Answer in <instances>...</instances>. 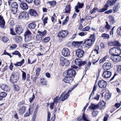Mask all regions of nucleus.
I'll return each instance as SVG.
<instances>
[{
  "label": "nucleus",
  "mask_w": 121,
  "mask_h": 121,
  "mask_svg": "<svg viewBox=\"0 0 121 121\" xmlns=\"http://www.w3.org/2000/svg\"><path fill=\"white\" fill-rule=\"evenodd\" d=\"M108 18L111 24L112 25L115 22V19L114 17L112 16H110Z\"/></svg>",
  "instance_id": "nucleus-30"
},
{
  "label": "nucleus",
  "mask_w": 121,
  "mask_h": 121,
  "mask_svg": "<svg viewBox=\"0 0 121 121\" xmlns=\"http://www.w3.org/2000/svg\"><path fill=\"white\" fill-rule=\"evenodd\" d=\"M89 108L93 110H95L98 108V104H92Z\"/></svg>",
  "instance_id": "nucleus-27"
},
{
  "label": "nucleus",
  "mask_w": 121,
  "mask_h": 121,
  "mask_svg": "<svg viewBox=\"0 0 121 121\" xmlns=\"http://www.w3.org/2000/svg\"><path fill=\"white\" fill-rule=\"evenodd\" d=\"M19 73L17 72H13L10 77V81L11 83H14L16 82L19 79Z\"/></svg>",
  "instance_id": "nucleus-1"
},
{
  "label": "nucleus",
  "mask_w": 121,
  "mask_h": 121,
  "mask_svg": "<svg viewBox=\"0 0 121 121\" xmlns=\"http://www.w3.org/2000/svg\"><path fill=\"white\" fill-rule=\"evenodd\" d=\"M109 52L110 54L112 55H115V48H111L109 51Z\"/></svg>",
  "instance_id": "nucleus-36"
},
{
  "label": "nucleus",
  "mask_w": 121,
  "mask_h": 121,
  "mask_svg": "<svg viewBox=\"0 0 121 121\" xmlns=\"http://www.w3.org/2000/svg\"><path fill=\"white\" fill-rule=\"evenodd\" d=\"M28 14L27 13L23 12L21 13L19 15V18L21 19H24L28 18Z\"/></svg>",
  "instance_id": "nucleus-9"
},
{
  "label": "nucleus",
  "mask_w": 121,
  "mask_h": 121,
  "mask_svg": "<svg viewBox=\"0 0 121 121\" xmlns=\"http://www.w3.org/2000/svg\"><path fill=\"white\" fill-rule=\"evenodd\" d=\"M86 32H85V33H84L83 32H81L79 33L78 35L81 36H84L86 34H87Z\"/></svg>",
  "instance_id": "nucleus-63"
},
{
  "label": "nucleus",
  "mask_w": 121,
  "mask_h": 121,
  "mask_svg": "<svg viewBox=\"0 0 121 121\" xmlns=\"http://www.w3.org/2000/svg\"><path fill=\"white\" fill-rule=\"evenodd\" d=\"M109 7V5L108 4H106L102 8L98 9L97 10V11L98 12H104L108 10Z\"/></svg>",
  "instance_id": "nucleus-19"
},
{
  "label": "nucleus",
  "mask_w": 121,
  "mask_h": 121,
  "mask_svg": "<svg viewBox=\"0 0 121 121\" xmlns=\"http://www.w3.org/2000/svg\"><path fill=\"white\" fill-rule=\"evenodd\" d=\"M73 80V79L72 78L68 77H65L64 79V81L65 82L68 83L71 82Z\"/></svg>",
  "instance_id": "nucleus-25"
},
{
  "label": "nucleus",
  "mask_w": 121,
  "mask_h": 121,
  "mask_svg": "<svg viewBox=\"0 0 121 121\" xmlns=\"http://www.w3.org/2000/svg\"><path fill=\"white\" fill-rule=\"evenodd\" d=\"M84 54V52L83 50L81 49H78L76 51V55L79 58L82 57Z\"/></svg>",
  "instance_id": "nucleus-10"
},
{
  "label": "nucleus",
  "mask_w": 121,
  "mask_h": 121,
  "mask_svg": "<svg viewBox=\"0 0 121 121\" xmlns=\"http://www.w3.org/2000/svg\"><path fill=\"white\" fill-rule=\"evenodd\" d=\"M111 46H115L118 47L121 46V44L117 41H112L110 43Z\"/></svg>",
  "instance_id": "nucleus-22"
},
{
  "label": "nucleus",
  "mask_w": 121,
  "mask_h": 121,
  "mask_svg": "<svg viewBox=\"0 0 121 121\" xmlns=\"http://www.w3.org/2000/svg\"><path fill=\"white\" fill-rule=\"evenodd\" d=\"M111 59L114 62H119L121 60V57L119 56L112 55L111 56Z\"/></svg>",
  "instance_id": "nucleus-12"
},
{
  "label": "nucleus",
  "mask_w": 121,
  "mask_h": 121,
  "mask_svg": "<svg viewBox=\"0 0 121 121\" xmlns=\"http://www.w3.org/2000/svg\"><path fill=\"white\" fill-rule=\"evenodd\" d=\"M26 108L24 106L20 107L18 111V112L20 115L23 114L25 112Z\"/></svg>",
  "instance_id": "nucleus-17"
},
{
  "label": "nucleus",
  "mask_w": 121,
  "mask_h": 121,
  "mask_svg": "<svg viewBox=\"0 0 121 121\" xmlns=\"http://www.w3.org/2000/svg\"><path fill=\"white\" fill-rule=\"evenodd\" d=\"M5 24V22L4 19H3V17L0 16V27L3 28Z\"/></svg>",
  "instance_id": "nucleus-23"
},
{
  "label": "nucleus",
  "mask_w": 121,
  "mask_h": 121,
  "mask_svg": "<svg viewBox=\"0 0 121 121\" xmlns=\"http://www.w3.org/2000/svg\"><path fill=\"white\" fill-rule=\"evenodd\" d=\"M66 59H65L64 57H61L60 58V60L61 61V63L60 64L61 65H63L64 64V62Z\"/></svg>",
  "instance_id": "nucleus-39"
},
{
  "label": "nucleus",
  "mask_w": 121,
  "mask_h": 121,
  "mask_svg": "<svg viewBox=\"0 0 121 121\" xmlns=\"http://www.w3.org/2000/svg\"><path fill=\"white\" fill-rule=\"evenodd\" d=\"M56 2L55 1H53L47 2V4H49L52 6H54L56 4Z\"/></svg>",
  "instance_id": "nucleus-33"
},
{
  "label": "nucleus",
  "mask_w": 121,
  "mask_h": 121,
  "mask_svg": "<svg viewBox=\"0 0 121 121\" xmlns=\"http://www.w3.org/2000/svg\"><path fill=\"white\" fill-rule=\"evenodd\" d=\"M98 104V108L100 109L103 108L106 105V103L103 101L99 102Z\"/></svg>",
  "instance_id": "nucleus-24"
},
{
  "label": "nucleus",
  "mask_w": 121,
  "mask_h": 121,
  "mask_svg": "<svg viewBox=\"0 0 121 121\" xmlns=\"http://www.w3.org/2000/svg\"><path fill=\"white\" fill-rule=\"evenodd\" d=\"M90 38L92 39V41L94 42L95 40V34H93V35H90Z\"/></svg>",
  "instance_id": "nucleus-57"
},
{
  "label": "nucleus",
  "mask_w": 121,
  "mask_h": 121,
  "mask_svg": "<svg viewBox=\"0 0 121 121\" xmlns=\"http://www.w3.org/2000/svg\"><path fill=\"white\" fill-rule=\"evenodd\" d=\"M62 53L64 56H68L70 55V51L67 48H64L62 50Z\"/></svg>",
  "instance_id": "nucleus-7"
},
{
  "label": "nucleus",
  "mask_w": 121,
  "mask_h": 121,
  "mask_svg": "<svg viewBox=\"0 0 121 121\" xmlns=\"http://www.w3.org/2000/svg\"><path fill=\"white\" fill-rule=\"evenodd\" d=\"M28 13L29 14L32 16H36L37 15L36 11L35 10L32 9H30Z\"/></svg>",
  "instance_id": "nucleus-21"
},
{
  "label": "nucleus",
  "mask_w": 121,
  "mask_h": 121,
  "mask_svg": "<svg viewBox=\"0 0 121 121\" xmlns=\"http://www.w3.org/2000/svg\"><path fill=\"white\" fill-rule=\"evenodd\" d=\"M93 41L91 39H88L85 41L83 43L84 44L86 47L91 46Z\"/></svg>",
  "instance_id": "nucleus-18"
},
{
  "label": "nucleus",
  "mask_w": 121,
  "mask_h": 121,
  "mask_svg": "<svg viewBox=\"0 0 121 121\" xmlns=\"http://www.w3.org/2000/svg\"><path fill=\"white\" fill-rule=\"evenodd\" d=\"M112 64L110 62L106 63L103 65V69L104 70H107L110 69L112 67Z\"/></svg>",
  "instance_id": "nucleus-13"
},
{
  "label": "nucleus",
  "mask_w": 121,
  "mask_h": 121,
  "mask_svg": "<svg viewBox=\"0 0 121 121\" xmlns=\"http://www.w3.org/2000/svg\"><path fill=\"white\" fill-rule=\"evenodd\" d=\"M70 5L69 4L66 5L65 9V13L69 14L70 12Z\"/></svg>",
  "instance_id": "nucleus-31"
},
{
  "label": "nucleus",
  "mask_w": 121,
  "mask_h": 121,
  "mask_svg": "<svg viewBox=\"0 0 121 121\" xmlns=\"http://www.w3.org/2000/svg\"><path fill=\"white\" fill-rule=\"evenodd\" d=\"M40 83L41 84L43 85H46V81L44 78L41 79L40 80Z\"/></svg>",
  "instance_id": "nucleus-41"
},
{
  "label": "nucleus",
  "mask_w": 121,
  "mask_h": 121,
  "mask_svg": "<svg viewBox=\"0 0 121 121\" xmlns=\"http://www.w3.org/2000/svg\"><path fill=\"white\" fill-rule=\"evenodd\" d=\"M81 117L84 121H90L88 116L84 113L83 114Z\"/></svg>",
  "instance_id": "nucleus-28"
},
{
  "label": "nucleus",
  "mask_w": 121,
  "mask_h": 121,
  "mask_svg": "<svg viewBox=\"0 0 121 121\" xmlns=\"http://www.w3.org/2000/svg\"><path fill=\"white\" fill-rule=\"evenodd\" d=\"M46 30H44V31L43 32H41L40 31L38 32L39 33V34L43 36H43L45 35L46 33Z\"/></svg>",
  "instance_id": "nucleus-49"
},
{
  "label": "nucleus",
  "mask_w": 121,
  "mask_h": 121,
  "mask_svg": "<svg viewBox=\"0 0 121 121\" xmlns=\"http://www.w3.org/2000/svg\"><path fill=\"white\" fill-rule=\"evenodd\" d=\"M34 3L35 5H39L40 4V0H34Z\"/></svg>",
  "instance_id": "nucleus-47"
},
{
  "label": "nucleus",
  "mask_w": 121,
  "mask_h": 121,
  "mask_svg": "<svg viewBox=\"0 0 121 121\" xmlns=\"http://www.w3.org/2000/svg\"><path fill=\"white\" fill-rule=\"evenodd\" d=\"M69 19L68 17H66L65 19V20L63 21L62 22V24L63 25H65L67 23Z\"/></svg>",
  "instance_id": "nucleus-51"
},
{
  "label": "nucleus",
  "mask_w": 121,
  "mask_h": 121,
  "mask_svg": "<svg viewBox=\"0 0 121 121\" xmlns=\"http://www.w3.org/2000/svg\"><path fill=\"white\" fill-rule=\"evenodd\" d=\"M111 97V95L110 94L108 93H106L105 96V98L107 99H109Z\"/></svg>",
  "instance_id": "nucleus-55"
},
{
  "label": "nucleus",
  "mask_w": 121,
  "mask_h": 121,
  "mask_svg": "<svg viewBox=\"0 0 121 121\" xmlns=\"http://www.w3.org/2000/svg\"><path fill=\"white\" fill-rule=\"evenodd\" d=\"M24 62V59H22L20 62H18L17 63L14 64V65L16 66H20L22 65Z\"/></svg>",
  "instance_id": "nucleus-35"
},
{
  "label": "nucleus",
  "mask_w": 121,
  "mask_h": 121,
  "mask_svg": "<svg viewBox=\"0 0 121 121\" xmlns=\"http://www.w3.org/2000/svg\"><path fill=\"white\" fill-rule=\"evenodd\" d=\"M22 76L23 79L24 80H25L26 79V73L24 71H22Z\"/></svg>",
  "instance_id": "nucleus-52"
},
{
  "label": "nucleus",
  "mask_w": 121,
  "mask_h": 121,
  "mask_svg": "<svg viewBox=\"0 0 121 121\" xmlns=\"http://www.w3.org/2000/svg\"><path fill=\"white\" fill-rule=\"evenodd\" d=\"M68 32L66 30H62L58 33V35L60 37L64 38L68 34Z\"/></svg>",
  "instance_id": "nucleus-11"
},
{
  "label": "nucleus",
  "mask_w": 121,
  "mask_h": 121,
  "mask_svg": "<svg viewBox=\"0 0 121 121\" xmlns=\"http://www.w3.org/2000/svg\"><path fill=\"white\" fill-rule=\"evenodd\" d=\"M33 108L32 106L31 105L29 107V112L32 113L33 110Z\"/></svg>",
  "instance_id": "nucleus-61"
},
{
  "label": "nucleus",
  "mask_w": 121,
  "mask_h": 121,
  "mask_svg": "<svg viewBox=\"0 0 121 121\" xmlns=\"http://www.w3.org/2000/svg\"><path fill=\"white\" fill-rule=\"evenodd\" d=\"M108 58V56H106L104 57H103V58H102L100 60V61H102L103 62H104L105 61V60H106Z\"/></svg>",
  "instance_id": "nucleus-59"
},
{
  "label": "nucleus",
  "mask_w": 121,
  "mask_h": 121,
  "mask_svg": "<svg viewBox=\"0 0 121 121\" xmlns=\"http://www.w3.org/2000/svg\"><path fill=\"white\" fill-rule=\"evenodd\" d=\"M115 55L119 56L121 53V49L119 48H115Z\"/></svg>",
  "instance_id": "nucleus-29"
},
{
  "label": "nucleus",
  "mask_w": 121,
  "mask_h": 121,
  "mask_svg": "<svg viewBox=\"0 0 121 121\" xmlns=\"http://www.w3.org/2000/svg\"><path fill=\"white\" fill-rule=\"evenodd\" d=\"M7 95V93L5 92H2L0 94V95L2 97V99L3 97H6Z\"/></svg>",
  "instance_id": "nucleus-53"
},
{
  "label": "nucleus",
  "mask_w": 121,
  "mask_h": 121,
  "mask_svg": "<svg viewBox=\"0 0 121 121\" xmlns=\"http://www.w3.org/2000/svg\"><path fill=\"white\" fill-rule=\"evenodd\" d=\"M0 87L2 89L5 91H9L10 90V87L8 86L5 84H1Z\"/></svg>",
  "instance_id": "nucleus-15"
},
{
  "label": "nucleus",
  "mask_w": 121,
  "mask_h": 121,
  "mask_svg": "<svg viewBox=\"0 0 121 121\" xmlns=\"http://www.w3.org/2000/svg\"><path fill=\"white\" fill-rule=\"evenodd\" d=\"M2 39L3 41L5 43L7 42L9 40L8 38L6 36H3Z\"/></svg>",
  "instance_id": "nucleus-46"
},
{
  "label": "nucleus",
  "mask_w": 121,
  "mask_h": 121,
  "mask_svg": "<svg viewBox=\"0 0 121 121\" xmlns=\"http://www.w3.org/2000/svg\"><path fill=\"white\" fill-rule=\"evenodd\" d=\"M84 5L83 3L81 4L79 2H78L77 3V5L76 6V7L77 9H79L82 8Z\"/></svg>",
  "instance_id": "nucleus-37"
},
{
  "label": "nucleus",
  "mask_w": 121,
  "mask_h": 121,
  "mask_svg": "<svg viewBox=\"0 0 121 121\" xmlns=\"http://www.w3.org/2000/svg\"><path fill=\"white\" fill-rule=\"evenodd\" d=\"M43 38V36L41 35L40 34L37 35L36 37V39L37 40L39 41H40Z\"/></svg>",
  "instance_id": "nucleus-45"
},
{
  "label": "nucleus",
  "mask_w": 121,
  "mask_h": 121,
  "mask_svg": "<svg viewBox=\"0 0 121 121\" xmlns=\"http://www.w3.org/2000/svg\"><path fill=\"white\" fill-rule=\"evenodd\" d=\"M98 85L99 87L101 88L105 87L107 85L106 82L103 80L99 81L98 82Z\"/></svg>",
  "instance_id": "nucleus-6"
},
{
  "label": "nucleus",
  "mask_w": 121,
  "mask_h": 121,
  "mask_svg": "<svg viewBox=\"0 0 121 121\" xmlns=\"http://www.w3.org/2000/svg\"><path fill=\"white\" fill-rule=\"evenodd\" d=\"M75 64L78 65L79 66H81L85 64L86 62L85 61H82L80 59H76L74 61Z\"/></svg>",
  "instance_id": "nucleus-8"
},
{
  "label": "nucleus",
  "mask_w": 121,
  "mask_h": 121,
  "mask_svg": "<svg viewBox=\"0 0 121 121\" xmlns=\"http://www.w3.org/2000/svg\"><path fill=\"white\" fill-rule=\"evenodd\" d=\"M18 6L16 2H13L12 3L10 6V8L12 13L14 14L16 13Z\"/></svg>",
  "instance_id": "nucleus-3"
},
{
  "label": "nucleus",
  "mask_w": 121,
  "mask_h": 121,
  "mask_svg": "<svg viewBox=\"0 0 121 121\" xmlns=\"http://www.w3.org/2000/svg\"><path fill=\"white\" fill-rule=\"evenodd\" d=\"M14 39L16 42L18 43L21 41L22 38L21 37L17 36L14 37Z\"/></svg>",
  "instance_id": "nucleus-32"
},
{
  "label": "nucleus",
  "mask_w": 121,
  "mask_h": 121,
  "mask_svg": "<svg viewBox=\"0 0 121 121\" xmlns=\"http://www.w3.org/2000/svg\"><path fill=\"white\" fill-rule=\"evenodd\" d=\"M98 9L97 8V7H94L92 10L90 11V13L91 14L94 13L96 12Z\"/></svg>",
  "instance_id": "nucleus-48"
},
{
  "label": "nucleus",
  "mask_w": 121,
  "mask_h": 121,
  "mask_svg": "<svg viewBox=\"0 0 121 121\" xmlns=\"http://www.w3.org/2000/svg\"><path fill=\"white\" fill-rule=\"evenodd\" d=\"M36 25L35 23H30L28 25V27L30 28L34 29L36 27Z\"/></svg>",
  "instance_id": "nucleus-34"
},
{
  "label": "nucleus",
  "mask_w": 121,
  "mask_h": 121,
  "mask_svg": "<svg viewBox=\"0 0 121 121\" xmlns=\"http://www.w3.org/2000/svg\"><path fill=\"white\" fill-rule=\"evenodd\" d=\"M24 35L25 37V41L28 42L32 39V35L31 32L29 30H27L25 32Z\"/></svg>",
  "instance_id": "nucleus-2"
},
{
  "label": "nucleus",
  "mask_w": 121,
  "mask_h": 121,
  "mask_svg": "<svg viewBox=\"0 0 121 121\" xmlns=\"http://www.w3.org/2000/svg\"><path fill=\"white\" fill-rule=\"evenodd\" d=\"M102 37L104 39H109V35L108 34H103L102 35Z\"/></svg>",
  "instance_id": "nucleus-40"
},
{
  "label": "nucleus",
  "mask_w": 121,
  "mask_h": 121,
  "mask_svg": "<svg viewBox=\"0 0 121 121\" xmlns=\"http://www.w3.org/2000/svg\"><path fill=\"white\" fill-rule=\"evenodd\" d=\"M14 90L15 91H18L20 89V88L19 86L17 85H14Z\"/></svg>",
  "instance_id": "nucleus-43"
},
{
  "label": "nucleus",
  "mask_w": 121,
  "mask_h": 121,
  "mask_svg": "<svg viewBox=\"0 0 121 121\" xmlns=\"http://www.w3.org/2000/svg\"><path fill=\"white\" fill-rule=\"evenodd\" d=\"M83 42L82 41L81 42H77L75 41L74 42V43L75 45H79L83 43Z\"/></svg>",
  "instance_id": "nucleus-60"
},
{
  "label": "nucleus",
  "mask_w": 121,
  "mask_h": 121,
  "mask_svg": "<svg viewBox=\"0 0 121 121\" xmlns=\"http://www.w3.org/2000/svg\"><path fill=\"white\" fill-rule=\"evenodd\" d=\"M117 32L118 35H121V26L118 28Z\"/></svg>",
  "instance_id": "nucleus-54"
},
{
  "label": "nucleus",
  "mask_w": 121,
  "mask_h": 121,
  "mask_svg": "<svg viewBox=\"0 0 121 121\" xmlns=\"http://www.w3.org/2000/svg\"><path fill=\"white\" fill-rule=\"evenodd\" d=\"M20 7L23 10H26L28 8V6L26 3H21L20 5Z\"/></svg>",
  "instance_id": "nucleus-20"
},
{
  "label": "nucleus",
  "mask_w": 121,
  "mask_h": 121,
  "mask_svg": "<svg viewBox=\"0 0 121 121\" xmlns=\"http://www.w3.org/2000/svg\"><path fill=\"white\" fill-rule=\"evenodd\" d=\"M106 25L105 26V29L108 30L111 29L112 26L109 25L108 23L107 22H106Z\"/></svg>",
  "instance_id": "nucleus-42"
},
{
  "label": "nucleus",
  "mask_w": 121,
  "mask_h": 121,
  "mask_svg": "<svg viewBox=\"0 0 121 121\" xmlns=\"http://www.w3.org/2000/svg\"><path fill=\"white\" fill-rule=\"evenodd\" d=\"M92 18V17L90 16H86L85 17V19L87 20H89L91 19Z\"/></svg>",
  "instance_id": "nucleus-64"
},
{
  "label": "nucleus",
  "mask_w": 121,
  "mask_h": 121,
  "mask_svg": "<svg viewBox=\"0 0 121 121\" xmlns=\"http://www.w3.org/2000/svg\"><path fill=\"white\" fill-rule=\"evenodd\" d=\"M23 29L20 25H17L16 26L15 31L17 33L19 34L22 33L23 31Z\"/></svg>",
  "instance_id": "nucleus-16"
},
{
  "label": "nucleus",
  "mask_w": 121,
  "mask_h": 121,
  "mask_svg": "<svg viewBox=\"0 0 121 121\" xmlns=\"http://www.w3.org/2000/svg\"><path fill=\"white\" fill-rule=\"evenodd\" d=\"M76 74L75 71L73 69H71L68 70L67 75L70 77H74Z\"/></svg>",
  "instance_id": "nucleus-5"
},
{
  "label": "nucleus",
  "mask_w": 121,
  "mask_h": 121,
  "mask_svg": "<svg viewBox=\"0 0 121 121\" xmlns=\"http://www.w3.org/2000/svg\"><path fill=\"white\" fill-rule=\"evenodd\" d=\"M112 75L111 72L108 71H105L103 72V76L104 78H109Z\"/></svg>",
  "instance_id": "nucleus-14"
},
{
  "label": "nucleus",
  "mask_w": 121,
  "mask_h": 121,
  "mask_svg": "<svg viewBox=\"0 0 121 121\" xmlns=\"http://www.w3.org/2000/svg\"><path fill=\"white\" fill-rule=\"evenodd\" d=\"M13 55H17L19 58L21 57V55L20 52L17 51H15L12 53Z\"/></svg>",
  "instance_id": "nucleus-38"
},
{
  "label": "nucleus",
  "mask_w": 121,
  "mask_h": 121,
  "mask_svg": "<svg viewBox=\"0 0 121 121\" xmlns=\"http://www.w3.org/2000/svg\"><path fill=\"white\" fill-rule=\"evenodd\" d=\"M17 47V45L16 44H14L12 45L10 47V48L11 50H13L16 48Z\"/></svg>",
  "instance_id": "nucleus-56"
},
{
  "label": "nucleus",
  "mask_w": 121,
  "mask_h": 121,
  "mask_svg": "<svg viewBox=\"0 0 121 121\" xmlns=\"http://www.w3.org/2000/svg\"><path fill=\"white\" fill-rule=\"evenodd\" d=\"M117 0H110L107 1V4L110 6H112L115 4Z\"/></svg>",
  "instance_id": "nucleus-26"
},
{
  "label": "nucleus",
  "mask_w": 121,
  "mask_h": 121,
  "mask_svg": "<svg viewBox=\"0 0 121 121\" xmlns=\"http://www.w3.org/2000/svg\"><path fill=\"white\" fill-rule=\"evenodd\" d=\"M40 70L41 69L40 68H37L36 70V76H38Z\"/></svg>",
  "instance_id": "nucleus-58"
},
{
  "label": "nucleus",
  "mask_w": 121,
  "mask_h": 121,
  "mask_svg": "<svg viewBox=\"0 0 121 121\" xmlns=\"http://www.w3.org/2000/svg\"><path fill=\"white\" fill-rule=\"evenodd\" d=\"M91 27L89 26H87L86 27L84 28L82 30V31H87L89 30L90 29Z\"/></svg>",
  "instance_id": "nucleus-44"
},
{
  "label": "nucleus",
  "mask_w": 121,
  "mask_h": 121,
  "mask_svg": "<svg viewBox=\"0 0 121 121\" xmlns=\"http://www.w3.org/2000/svg\"><path fill=\"white\" fill-rule=\"evenodd\" d=\"M98 112L97 111H94L92 113V115L93 116H96L98 114Z\"/></svg>",
  "instance_id": "nucleus-62"
},
{
  "label": "nucleus",
  "mask_w": 121,
  "mask_h": 121,
  "mask_svg": "<svg viewBox=\"0 0 121 121\" xmlns=\"http://www.w3.org/2000/svg\"><path fill=\"white\" fill-rule=\"evenodd\" d=\"M71 91V90H69L66 94L65 93V92H63L60 98V99L62 101H63L67 99L70 95L69 93Z\"/></svg>",
  "instance_id": "nucleus-4"
},
{
  "label": "nucleus",
  "mask_w": 121,
  "mask_h": 121,
  "mask_svg": "<svg viewBox=\"0 0 121 121\" xmlns=\"http://www.w3.org/2000/svg\"><path fill=\"white\" fill-rule=\"evenodd\" d=\"M50 39V38L49 37H45L43 40V42L47 43L48 42Z\"/></svg>",
  "instance_id": "nucleus-50"
}]
</instances>
